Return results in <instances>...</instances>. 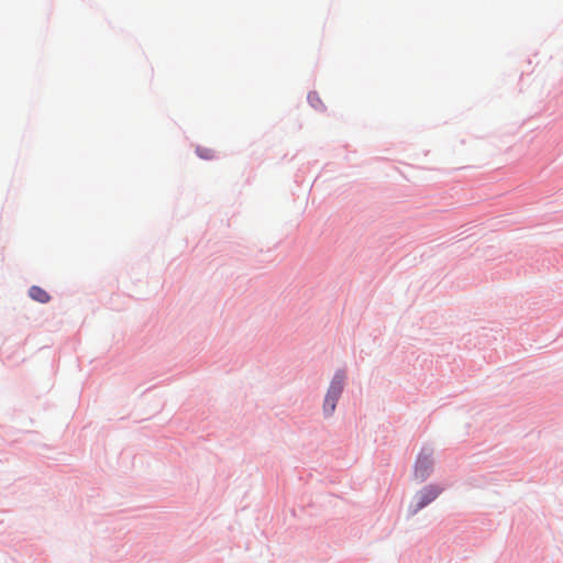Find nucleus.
<instances>
[{
  "instance_id": "f257e3e1",
  "label": "nucleus",
  "mask_w": 563,
  "mask_h": 563,
  "mask_svg": "<svg viewBox=\"0 0 563 563\" xmlns=\"http://www.w3.org/2000/svg\"><path fill=\"white\" fill-rule=\"evenodd\" d=\"M441 493L442 488L437 485H429L423 487L415 496L416 505L413 506L411 512L417 514L419 510L432 503Z\"/></svg>"
},
{
  "instance_id": "f03ea898",
  "label": "nucleus",
  "mask_w": 563,
  "mask_h": 563,
  "mask_svg": "<svg viewBox=\"0 0 563 563\" xmlns=\"http://www.w3.org/2000/svg\"><path fill=\"white\" fill-rule=\"evenodd\" d=\"M432 457L430 452L422 451L415 465L413 476L417 481L423 482L431 473Z\"/></svg>"
},
{
  "instance_id": "7ed1b4c3",
  "label": "nucleus",
  "mask_w": 563,
  "mask_h": 563,
  "mask_svg": "<svg viewBox=\"0 0 563 563\" xmlns=\"http://www.w3.org/2000/svg\"><path fill=\"white\" fill-rule=\"evenodd\" d=\"M346 375L344 372L340 371L335 373L333 379L330 383L329 389L327 391V396L330 398H333L335 400H339L345 382Z\"/></svg>"
},
{
  "instance_id": "20e7f679",
  "label": "nucleus",
  "mask_w": 563,
  "mask_h": 563,
  "mask_svg": "<svg viewBox=\"0 0 563 563\" xmlns=\"http://www.w3.org/2000/svg\"><path fill=\"white\" fill-rule=\"evenodd\" d=\"M29 295L33 300L38 301L41 303H46L51 300V296L48 295V292L38 286H32L29 289Z\"/></svg>"
},
{
  "instance_id": "39448f33",
  "label": "nucleus",
  "mask_w": 563,
  "mask_h": 563,
  "mask_svg": "<svg viewBox=\"0 0 563 563\" xmlns=\"http://www.w3.org/2000/svg\"><path fill=\"white\" fill-rule=\"evenodd\" d=\"M336 401L333 398H330L325 395L324 402H323V411L325 415H331L335 410Z\"/></svg>"
},
{
  "instance_id": "423d86ee",
  "label": "nucleus",
  "mask_w": 563,
  "mask_h": 563,
  "mask_svg": "<svg viewBox=\"0 0 563 563\" xmlns=\"http://www.w3.org/2000/svg\"><path fill=\"white\" fill-rule=\"evenodd\" d=\"M197 154L205 159H212L214 157V152L206 147H197Z\"/></svg>"
}]
</instances>
